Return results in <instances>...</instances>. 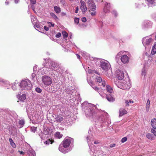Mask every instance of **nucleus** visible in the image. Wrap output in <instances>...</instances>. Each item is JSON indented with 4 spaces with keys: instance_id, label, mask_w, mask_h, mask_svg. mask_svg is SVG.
<instances>
[{
    "instance_id": "nucleus-32",
    "label": "nucleus",
    "mask_w": 156,
    "mask_h": 156,
    "mask_svg": "<svg viewBox=\"0 0 156 156\" xmlns=\"http://www.w3.org/2000/svg\"><path fill=\"white\" fill-rule=\"evenodd\" d=\"M148 2V4H152L155 2L156 0H146Z\"/></svg>"
},
{
    "instance_id": "nucleus-44",
    "label": "nucleus",
    "mask_w": 156,
    "mask_h": 156,
    "mask_svg": "<svg viewBox=\"0 0 156 156\" xmlns=\"http://www.w3.org/2000/svg\"><path fill=\"white\" fill-rule=\"evenodd\" d=\"M81 20L83 22H85L87 21L86 18L84 17H83L81 19Z\"/></svg>"
},
{
    "instance_id": "nucleus-29",
    "label": "nucleus",
    "mask_w": 156,
    "mask_h": 156,
    "mask_svg": "<svg viewBox=\"0 0 156 156\" xmlns=\"http://www.w3.org/2000/svg\"><path fill=\"white\" fill-rule=\"evenodd\" d=\"M150 105V101L149 100H148L147 101V104H146V109L147 111H148L149 108V106Z\"/></svg>"
},
{
    "instance_id": "nucleus-47",
    "label": "nucleus",
    "mask_w": 156,
    "mask_h": 156,
    "mask_svg": "<svg viewBox=\"0 0 156 156\" xmlns=\"http://www.w3.org/2000/svg\"><path fill=\"white\" fill-rule=\"evenodd\" d=\"M125 103L126 104V106H129V102L128 101V100H126L125 101Z\"/></svg>"
},
{
    "instance_id": "nucleus-35",
    "label": "nucleus",
    "mask_w": 156,
    "mask_h": 156,
    "mask_svg": "<svg viewBox=\"0 0 156 156\" xmlns=\"http://www.w3.org/2000/svg\"><path fill=\"white\" fill-rule=\"evenodd\" d=\"M151 132L155 136H156V129H152Z\"/></svg>"
},
{
    "instance_id": "nucleus-31",
    "label": "nucleus",
    "mask_w": 156,
    "mask_h": 156,
    "mask_svg": "<svg viewBox=\"0 0 156 156\" xmlns=\"http://www.w3.org/2000/svg\"><path fill=\"white\" fill-rule=\"evenodd\" d=\"M62 33L64 38H66L67 37L68 34L65 31H63Z\"/></svg>"
},
{
    "instance_id": "nucleus-18",
    "label": "nucleus",
    "mask_w": 156,
    "mask_h": 156,
    "mask_svg": "<svg viewBox=\"0 0 156 156\" xmlns=\"http://www.w3.org/2000/svg\"><path fill=\"white\" fill-rule=\"evenodd\" d=\"M106 90L108 92L112 94L113 93V90L112 88L110 86L107 85L106 87Z\"/></svg>"
},
{
    "instance_id": "nucleus-52",
    "label": "nucleus",
    "mask_w": 156,
    "mask_h": 156,
    "mask_svg": "<svg viewBox=\"0 0 156 156\" xmlns=\"http://www.w3.org/2000/svg\"><path fill=\"white\" fill-rule=\"evenodd\" d=\"M129 103H133V101L132 100H129Z\"/></svg>"
},
{
    "instance_id": "nucleus-22",
    "label": "nucleus",
    "mask_w": 156,
    "mask_h": 156,
    "mask_svg": "<svg viewBox=\"0 0 156 156\" xmlns=\"http://www.w3.org/2000/svg\"><path fill=\"white\" fill-rule=\"evenodd\" d=\"M156 53V44L152 47L151 51V54L152 55H154Z\"/></svg>"
},
{
    "instance_id": "nucleus-38",
    "label": "nucleus",
    "mask_w": 156,
    "mask_h": 156,
    "mask_svg": "<svg viewBox=\"0 0 156 156\" xmlns=\"http://www.w3.org/2000/svg\"><path fill=\"white\" fill-rule=\"evenodd\" d=\"M31 3L32 4V7L33 8V5L35 4L36 3V0H30Z\"/></svg>"
},
{
    "instance_id": "nucleus-46",
    "label": "nucleus",
    "mask_w": 156,
    "mask_h": 156,
    "mask_svg": "<svg viewBox=\"0 0 156 156\" xmlns=\"http://www.w3.org/2000/svg\"><path fill=\"white\" fill-rule=\"evenodd\" d=\"M79 9L78 7L76 6V10L75 11V13H78V10Z\"/></svg>"
},
{
    "instance_id": "nucleus-8",
    "label": "nucleus",
    "mask_w": 156,
    "mask_h": 156,
    "mask_svg": "<svg viewBox=\"0 0 156 156\" xmlns=\"http://www.w3.org/2000/svg\"><path fill=\"white\" fill-rule=\"evenodd\" d=\"M72 139L69 137H66L62 142V145L64 147H68L71 143Z\"/></svg>"
},
{
    "instance_id": "nucleus-24",
    "label": "nucleus",
    "mask_w": 156,
    "mask_h": 156,
    "mask_svg": "<svg viewBox=\"0 0 156 156\" xmlns=\"http://www.w3.org/2000/svg\"><path fill=\"white\" fill-rule=\"evenodd\" d=\"M62 134L60 133V132H57L55 134V137L58 139H60L62 137Z\"/></svg>"
},
{
    "instance_id": "nucleus-45",
    "label": "nucleus",
    "mask_w": 156,
    "mask_h": 156,
    "mask_svg": "<svg viewBox=\"0 0 156 156\" xmlns=\"http://www.w3.org/2000/svg\"><path fill=\"white\" fill-rule=\"evenodd\" d=\"M102 84L103 87L105 86L106 85V82L105 81H102Z\"/></svg>"
},
{
    "instance_id": "nucleus-41",
    "label": "nucleus",
    "mask_w": 156,
    "mask_h": 156,
    "mask_svg": "<svg viewBox=\"0 0 156 156\" xmlns=\"http://www.w3.org/2000/svg\"><path fill=\"white\" fill-rule=\"evenodd\" d=\"M17 85H16L15 84H13L12 86V88L13 89V90H16V87Z\"/></svg>"
},
{
    "instance_id": "nucleus-61",
    "label": "nucleus",
    "mask_w": 156,
    "mask_h": 156,
    "mask_svg": "<svg viewBox=\"0 0 156 156\" xmlns=\"http://www.w3.org/2000/svg\"><path fill=\"white\" fill-rule=\"evenodd\" d=\"M35 76V73H32V77H34Z\"/></svg>"
},
{
    "instance_id": "nucleus-54",
    "label": "nucleus",
    "mask_w": 156,
    "mask_h": 156,
    "mask_svg": "<svg viewBox=\"0 0 156 156\" xmlns=\"http://www.w3.org/2000/svg\"><path fill=\"white\" fill-rule=\"evenodd\" d=\"M18 152L20 153V154H23L24 153L22 151H18Z\"/></svg>"
},
{
    "instance_id": "nucleus-63",
    "label": "nucleus",
    "mask_w": 156,
    "mask_h": 156,
    "mask_svg": "<svg viewBox=\"0 0 156 156\" xmlns=\"http://www.w3.org/2000/svg\"><path fill=\"white\" fill-rule=\"evenodd\" d=\"M51 69H54L52 68V66H51Z\"/></svg>"
},
{
    "instance_id": "nucleus-33",
    "label": "nucleus",
    "mask_w": 156,
    "mask_h": 156,
    "mask_svg": "<svg viewBox=\"0 0 156 156\" xmlns=\"http://www.w3.org/2000/svg\"><path fill=\"white\" fill-rule=\"evenodd\" d=\"M50 15L53 17L55 19H58V18L57 16L53 13L51 12L50 13Z\"/></svg>"
},
{
    "instance_id": "nucleus-43",
    "label": "nucleus",
    "mask_w": 156,
    "mask_h": 156,
    "mask_svg": "<svg viewBox=\"0 0 156 156\" xmlns=\"http://www.w3.org/2000/svg\"><path fill=\"white\" fill-rule=\"evenodd\" d=\"M93 11V12L90 13V14L92 16H94L96 15V12L94 11Z\"/></svg>"
},
{
    "instance_id": "nucleus-53",
    "label": "nucleus",
    "mask_w": 156,
    "mask_h": 156,
    "mask_svg": "<svg viewBox=\"0 0 156 156\" xmlns=\"http://www.w3.org/2000/svg\"><path fill=\"white\" fill-rule=\"evenodd\" d=\"M31 20H32V22H33V21H32V20L34 21V19H35H35L34 18V17L33 16H31Z\"/></svg>"
},
{
    "instance_id": "nucleus-7",
    "label": "nucleus",
    "mask_w": 156,
    "mask_h": 156,
    "mask_svg": "<svg viewBox=\"0 0 156 156\" xmlns=\"http://www.w3.org/2000/svg\"><path fill=\"white\" fill-rule=\"evenodd\" d=\"M116 76L119 79V80L123 79L124 76L123 69H120L117 70L116 72Z\"/></svg>"
},
{
    "instance_id": "nucleus-21",
    "label": "nucleus",
    "mask_w": 156,
    "mask_h": 156,
    "mask_svg": "<svg viewBox=\"0 0 156 156\" xmlns=\"http://www.w3.org/2000/svg\"><path fill=\"white\" fill-rule=\"evenodd\" d=\"M25 123L23 119L20 120L18 123V126L19 128H21Z\"/></svg>"
},
{
    "instance_id": "nucleus-42",
    "label": "nucleus",
    "mask_w": 156,
    "mask_h": 156,
    "mask_svg": "<svg viewBox=\"0 0 156 156\" xmlns=\"http://www.w3.org/2000/svg\"><path fill=\"white\" fill-rule=\"evenodd\" d=\"M61 35V34L60 33H58L56 35L55 37L57 38L60 37Z\"/></svg>"
},
{
    "instance_id": "nucleus-4",
    "label": "nucleus",
    "mask_w": 156,
    "mask_h": 156,
    "mask_svg": "<svg viewBox=\"0 0 156 156\" xmlns=\"http://www.w3.org/2000/svg\"><path fill=\"white\" fill-rule=\"evenodd\" d=\"M142 42L144 46L146 47L149 46L153 43V40L149 36L143 37L142 40Z\"/></svg>"
},
{
    "instance_id": "nucleus-5",
    "label": "nucleus",
    "mask_w": 156,
    "mask_h": 156,
    "mask_svg": "<svg viewBox=\"0 0 156 156\" xmlns=\"http://www.w3.org/2000/svg\"><path fill=\"white\" fill-rule=\"evenodd\" d=\"M41 79L42 82L45 85H50L52 83V80L51 78L48 76H43Z\"/></svg>"
},
{
    "instance_id": "nucleus-11",
    "label": "nucleus",
    "mask_w": 156,
    "mask_h": 156,
    "mask_svg": "<svg viewBox=\"0 0 156 156\" xmlns=\"http://www.w3.org/2000/svg\"><path fill=\"white\" fill-rule=\"evenodd\" d=\"M80 9L83 12H84L87 10V8L84 2L82 0L80 1Z\"/></svg>"
},
{
    "instance_id": "nucleus-3",
    "label": "nucleus",
    "mask_w": 156,
    "mask_h": 156,
    "mask_svg": "<svg viewBox=\"0 0 156 156\" xmlns=\"http://www.w3.org/2000/svg\"><path fill=\"white\" fill-rule=\"evenodd\" d=\"M21 90H28L31 89L32 84L30 81L28 80L22 81L20 83Z\"/></svg>"
},
{
    "instance_id": "nucleus-56",
    "label": "nucleus",
    "mask_w": 156,
    "mask_h": 156,
    "mask_svg": "<svg viewBox=\"0 0 156 156\" xmlns=\"http://www.w3.org/2000/svg\"><path fill=\"white\" fill-rule=\"evenodd\" d=\"M19 1V0H14V2L15 3H18Z\"/></svg>"
},
{
    "instance_id": "nucleus-20",
    "label": "nucleus",
    "mask_w": 156,
    "mask_h": 156,
    "mask_svg": "<svg viewBox=\"0 0 156 156\" xmlns=\"http://www.w3.org/2000/svg\"><path fill=\"white\" fill-rule=\"evenodd\" d=\"M91 62L93 64H96L98 62V63L99 62V59H98L97 58L92 57L91 59Z\"/></svg>"
},
{
    "instance_id": "nucleus-60",
    "label": "nucleus",
    "mask_w": 156,
    "mask_h": 156,
    "mask_svg": "<svg viewBox=\"0 0 156 156\" xmlns=\"http://www.w3.org/2000/svg\"><path fill=\"white\" fill-rule=\"evenodd\" d=\"M99 143V142L98 141H95L94 142V144H96Z\"/></svg>"
},
{
    "instance_id": "nucleus-10",
    "label": "nucleus",
    "mask_w": 156,
    "mask_h": 156,
    "mask_svg": "<svg viewBox=\"0 0 156 156\" xmlns=\"http://www.w3.org/2000/svg\"><path fill=\"white\" fill-rule=\"evenodd\" d=\"M89 84L96 91L98 92L100 95L102 96V95L100 94V91H101V89L100 88H99L95 86L94 84H93L92 82L90 81L89 83Z\"/></svg>"
},
{
    "instance_id": "nucleus-16",
    "label": "nucleus",
    "mask_w": 156,
    "mask_h": 156,
    "mask_svg": "<svg viewBox=\"0 0 156 156\" xmlns=\"http://www.w3.org/2000/svg\"><path fill=\"white\" fill-rule=\"evenodd\" d=\"M55 121L57 122L61 123L63 120V118L61 116L58 115L56 116Z\"/></svg>"
},
{
    "instance_id": "nucleus-59",
    "label": "nucleus",
    "mask_w": 156,
    "mask_h": 156,
    "mask_svg": "<svg viewBox=\"0 0 156 156\" xmlns=\"http://www.w3.org/2000/svg\"><path fill=\"white\" fill-rule=\"evenodd\" d=\"M34 27H36L37 28H39L40 27V26L39 25H36Z\"/></svg>"
},
{
    "instance_id": "nucleus-40",
    "label": "nucleus",
    "mask_w": 156,
    "mask_h": 156,
    "mask_svg": "<svg viewBox=\"0 0 156 156\" xmlns=\"http://www.w3.org/2000/svg\"><path fill=\"white\" fill-rule=\"evenodd\" d=\"M127 140V138L126 137H123L121 140V142L122 143H124Z\"/></svg>"
},
{
    "instance_id": "nucleus-37",
    "label": "nucleus",
    "mask_w": 156,
    "mask_h": 156,
    "mask_svg": "<svg viewBox=\"0 0 156 156\" xmlns=\"http://www.w3.org/2000/svg\"><path fill=\"white\" fill-rule=\"evenodd\" d=\"M37 127H31V130L34 133L36 131Z\"/></svg>"
},
{
    "instance_id": "nucleus-55",
    "label": "nucleus",
    "mask_w": 156,
    "mask_h": 156,
    "mask_svg": "<svg viewBox=\"0 0 156 156\" xmlns=\"http://www.w3.org/2000/svg\"><path fill=\"white\" fill-rule=\"evenodd\" d=\"M115 144H114L110 145V147H114L115 146Z\"/></svg>"
},
{
    "instance_id": "nucleus-12",
    "label": "nucleus",
    "mask_w": 156,
    "mask_h": 156,
    "mask_svg": "<svg viewBox=\"0 0 156 156\" xmlns=\"http://www.w3.org/2000/svg\"><path fill=\"white\" fill-rule=\"evenodd\" d=\"M67 147H64L63 146L60 145L59 147V150L60 151L63 153H66L68 152L69 151L68 149L66 148Z\"/></svg>"
},
{
    "instance_id": "nucleus-30",
    "label": "nucleus",
    "mask_w": 156,
    "mask_h": 156,
    "mask_svg": "<svg viewBox=\"0 0 156 156\" xmlns=\"http://www.w3.org/2000/svg\"><path fill=\"white\" fill-rule=\"evenodd\" d=\"M102 81V78L100 77H97L96 79V81L98 83H100Z\"/></svg>"
},
{
    "instance_id": "nucleus-39",
    "label": "nucleus",
    "mask_w": 156,
    "mask_h": 156,
    "mask_svg": "<svg viewBox=\"0 0 156 156\" xmlns=\"http://www.w3.org/2000/svg\"><path fill=\"white\" fill-rule=\"evenodd\" d=\"M75 22L76 24H78L79 22V18H76L74 19Z\"/></svg>"
},
{
    "instance_id": "nucleus-27",
    "label": "nucleus",
    "mask_w": 156,
    "mask_h": 156,
    "mask_svg": "<svg viewBox=\"0 0 156 156\" xmlns=\"http://www.w3.org/2000/svg\"><path fill=\"white\" fill-rule=\"evenodd\" d=\"M147 73V71L145 69V68H143L142 69V73H141V75L142 76H144V77H145L146 74Z\"/></svg>"
},
{
    "instance_id": "nucleus-6",
    "label": "nucleus",
    "mask_w": 156,
    "mask_h": 156,
    "mask_svg": "<svg viewBox=\"0 0 156 156\" xmlns=\"http://www.w3.org/2000/svg\"><path fill=\"white\" fill-rule=\"evenodd\" d=\"M110 64L107 61L101 62L100 66L104 71H106L110 69Z\"/></svg>"
},
{
    "instance_id": "nucleus-1",
    "label": "nucleus",
    "mask_w": 156,
    "mask_h": 156,
    "mask_svg": "<svg viewBox=\"0 0 156 156\" xmlns=\"http://www.w3.org/2000/svg\"><path fill=\"white\" fill-rule=\"evenodd\" d=\"M115 83L119 88L126 90H129L131 87V84L129 79L126 80H118Z\"/></svg>"
},
{
    "instance_id": "nucleus-57",
    "label": "nucleus",
    "mask_w": 156,
    "mask_h": 156,
    "mask_svg": "<svg viewBox=\"0 0 156 156\" xmlns=\"http://www.w3.org/2000/svg\"><path fill=\"white\" fill-rule=\"evenodd\" d=\"M76 56L77 57V58L79 59H80V56L76 54Z\"/></svg>"
},
{
    "instance_id": "nucleus-14",
    "label": "nucleus",
    "mask_w": 156,
    "mask_h": 156,
    "mask_svg": "<svg viewBox=\"0 0 156 156\" xmlns=\"http://www.w3.org/2000/svg\"><path fill=\"white\" fill-rule=\"evenodd\" d=\"M27 153L29 156H35V151L31 149H29Z\"/></svg>"
},
{
    "instance_id": "nucleus-64",
    "label": "nucleus",
    "mask_w": 156,
    "mask_h": 156,
    "mask_svg": "<svg viewBox=\"0 0 156 156\" xmlns=\"http://www.w3.org/2000/svg\"><path fill=\"white\" fill-rule=\"evenodd\" d=\"M87 140H88V137H87Z\"/></svg>"
},
{
    "instance_id": "nucleus-51",
    "label": "nucleus",
    "mask_w": 156,
    "mask_h": 156,
    "mask_svg": "<svg viewBox=\"0 0 156 156\" xmlns=\"http://www.w3.org/2000/svg\"><path fill=\"white\" fill-rule=\"evenodd\" d=\"M44 29L46 31H48L49 30V28L48 27H46V26H44Z\"/></svg>"
},
{
    "instance_id": "nucleus-62",
    "label": "nucleus",
    "mask_w": 156,
    "mask_h": 156,
    "mask_svg": "<svg viewBox=\"0 0 156 156\" xmlns=\"http://www.w3.org/2000/svg\"><path fill=\"white\" fill-rule=\"evenodd\" d=\"M5 4L6 5H8L9 4V2H8V1H6L5 2Z\"/></svg>"
},
{
    "instance_id": "nucleus-19",
    "label": "nucleus",
    "mask_w": 156,
    "mask_h": 156,
    "mask_svg": "<svg viewBox=\"0 0 156 156\" xmlns=\"http://www.w3.org/2000/svg\"><path fill=\"white\" fill-rule=\"evenodd\" d=\"M151 124L152 127L154 129H156V119H154L151 120Z\"/></svg>"
},
{
    "instance_id": "nucleus-13",
    "label": "nucleus",
    "mask_w": 156,
    "mask_h": 156,
    "mask_svg": "<svg viewBox=\"0 0 156 156\" xmlns=\"http://www.w3.org/2000/svg\"><path fill=\"white\" fill-rule=\"evenodd\" d=\"M89 106L90 107V109L89 115L90 116L92 115L94 112V109L96 108V107L95 105L92 104H89Z\"/></svg>"
},
{
    "instance_id": "nucleus-25",
    "label": "nucleus",
    "mask_w": 156,
    "mask_h": 156,
    "mask_svg": "<svg viewBox=\"0 0 156 156\" xmlns=\"http://www.w3.org/2000/svg\"><path fill=\"white\" fill-rule=\"evenodd\" d=\"M54 10L57 13H60L61 12L60 8L57 6L54 7Z\"/></svg>"
},
{
    "instance_id": "nucleus-34",
    "label": "nucleus",
    "mask_w": 156,
    "mask_h": 156,
    "mask_svg": "<svg viewBox=\"0 0 156 156\" xmlns=\"http://www.w3.org/2000/svg\"><path fill=\"white\" fill-rule=\"evenodd\" d=\"M52 144V142L50 140H48L44 142V144L46 145H49V144Z\"/></svg>"
},
{
    "instance_id": "nucleus-26",
    "label": "nucleus",
    "mask_w": 156,
    "mask_h": 156,
    "mask_svg": "<svg viewBox=\"0 0 156 156\" xmlns=\"http://www.w3.org/2000/svg\"><path fill=\"white\" fill-rule=\"evenodd\" d=\"M9 141L11 145L13 148H15L16 147V145L13 141L12 140L11 138L9 139Z\"/></svg>"
},
{
    "instance_id": "nucleus-17",
    "label": "nucleus",
    "mask_w": 156,
    "mask_h": 156,
    "mask_svg": "<svg viewBox=\"0 0 156 156\" xmlns=\"http://www.w3.org/2000/svg\"><path fill=\"white\" fill-rule=\"evenodd\" d=\"M106 98L107 100L109 101H114L115 99L112 95L111 94H108L106 95Z\"/></svg>"
},
{
    "instance_id": "nucleus-2",
    "label": "nucleus",
    "mask_w": 156,
    "mask_h": 156,
    "mask_svg": "<svg viewBox=\"0 0 156 156\" xmlns=\"http://www.w3.org/2000/svg\"><path fill=\"white\" fill-rule=\"evenodd\" d=\"M126 52L124 51H122L119 52L117 55L116 57L117 58H119L121 56V60L124 64L128 63L129 61L130 55L128 53L126 55H125Z\"/></svg>"
},
{
    "instance_id": "nucleus-15",
    "label": "nucleus",
    "mask_w": 156,
    "mask_h": 156,
    "mask_svg": "<svg viewBox=\"0 0 156 156\" xmlns=\"http://www.w3.org/2000/svg\"><path fill=\"white\" fill-rule=\"evenodd\" d=\"M127 111L123 108H121L119 110V115L120 116H122L123 115L126 114Z\"/></svg>"
},
{
    "instance_id": "nucleus-48",
    "label": "nucleus",
    "mask_w": 156,
    "mask_h": 156,
    "mask_svg": "<svg viewBox=\"0 0 156 156\" xmlns=\"http://www.w3.org/2000/svg\"><path fill=\"white\" fill-rule=\"evenodd\" d=\"M112 13L114 14L115 16H117V13L115 11H113Z\"/></svg>"
},
{
    "instance_id": "nucleus-49",
    "label": "nucleus",
    "mask_w": 156,
    "mask_h": 156,
    "mask_svg": "<svg viewBox=\"0 0 156 156\" xmlns=\"http://www.w3.org/2000/svg\"><path fill=\"white\" fill-rule=\"evenodd\" d=\"M48 24H51V25L52 27H53L54 26V23H52L51 22H48Z\"/></svg>"
},
{
    "instance_id": "nucleus-23",
    "label": "nucleus",
    "mask_w": 156,
    "mask_h": 156,
    "mask_svg": "<svg viewBox=\"0 0 156 156\" xmlns=\"http://www.w3.org/2000/svg\"><path fill=\"white\" fill-rule=\"evenodd\" d=\"M26 95L23 94L21 96L19 97V99L22 101H23L26 99Z\"/></svg>"
},
{
    "instance_id": "nucleus-50",
    "label": "nucleus",
    "mask_w": 156,
    "mask_h": 156,
    "mask_svg": "<svg viewBox=\"0 0 156 156\" xmlns=\"http://www.w3.org/2000/svg\"><path fill=\"white\" fill-rule=\"evenodd\" d=\"M33 70L34 72H35L37 70V67L36 66H34L33 68Z\"/></svg>"
},
{
    "instance_id": "nucleus-58",
    "label": "nucleus",
    "mask_w": 156,
    "mask_h": 156,
    "mask_svg": "<svg viewBox=\"0 0 156 156\" xmlns=\"http://www.w3.org/2000/svg\"><path fill=\"white\" fill-rule=\"evenodd\" d=\"M86 53L83 52V54H82V56H85V55H86Z\"/></svg>"
},
{
    "instance_id": "nucleus-36",
    "label": "nucleus",
    "mask_w": 156,
    "mask_h": 156,
    "mask_svg": "<svg viewBox=\"0 0 156 156\" xmlns=\"http://www.w3.org/2000/svg\"><path fill=\"white\" fill-rule=\"evenodd\" d=\"M36 91L38 93H41L42 92V90L40 88L37 87L35 89Z\"/></svg>"
},
{
    "instance_id": "nucleus-28",
    "label": "nucleus",
    "mask_w": 156,
    "mask_h": 156,
    "mask_svg": "<svg viewBox=\"0 0 156 156\" xmlns=\"http://www.w3.org/2000/svg\"><path fill=\"white\" fill-rule=\"evenodd\" d=\"M146 137L149 139H152L153 136L152 134L148 133L147 134Z\"/></svg>"
},
{
    "instance_id": "nucleus-9",
    "label": "nucleus",
    "mask_w": 156,
    "mask_h": 156,
    "mask_svg": "<svg viewBox=\"0 0 156 156\" xmlns=\"http://www.w3.org/2000/svg\"><path fill=\"white\" fill-rule=\"evenodd\" d=\"M88 8L92 11H94L96 9L95 4L92 0H88Z\"/></svg>"
}]
</instances>
